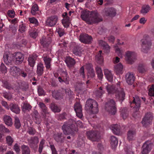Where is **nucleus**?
<instances>
[{
    "label": "nucleus",
    "instance_id": "nucleus-1",
    "mask_svg": "<svg viewBox=\"0 0 154 154\" xmlns=\"http://www.w3.org/2000/svg\"><path fill=\"white\" fill-rule=\"evenodd\" d=\"M82 19L89 24L98 23L102 21V18L97 11L86 10L82 11L81 15Z\"/></svg>",
    "mask_w": 154,
    "mask_h": 154
},
{
    "label": "nucleus",
    "instance_id": "nucleus-2",
    "mask_svg": "<svg viewBox=\"0 0 154 154\" xmlns=\"http://www.w3.org/2000/svg\"><path fill=\"white\" fill-rule=\"evenodd\" d=\"M75 124H76L78 127H83V124L79 120L76 122L75 120L70 119L68 122H65L62 126V128L64 134L74 135L75 131H77V128L75 127Z\"/></svg>",
    "mask_w": 154,
    "mask_h": 154
},
{
    "label": "nucleus",
    "instance_id": "nucleus-3",
    "mask_svg": "<svg viewBox=\"0 0 154 154\" xmlns=\"http://www.w3.org/2000/svg\"><path fill=\"white\" fill-rule=\"evenodd\" d=\"M85 109L91 111L93 114H96L98 112V105L97 102L92 99H89L86 102Z\"/></svg>",
    "mask_w": 154,
    "mask_h": 154
},
{
    "label": "nucleus",
    "instance_id": "nucleus-4",
    "mask_svg": "<svg viewBox=\"0 0 154 154\" xmlns=\"http://www.w3.org/2000/svg\"><path fill=\"white\" fill-rule=\"evenodd\" d=\"M141 41V50L143 52L146 53L152 45L150 38L149 36H146L142 39Z\"/></svg>",
    "mask_w": 154,
    "mask_h": 154
},
{
    "label": "nucleus",
    "instance_id": "nucleus-5",
    "mask_svg": "<svg viewBox=\"0 0 154 154\" xmlns=\"http://www.w3.org/2000/svg\"><path fill=\"white\" fill-rule=\"evenodd\" d=\"M106 110L112 115H114L116 112V103L114 101L110 100L105 104Z\"/></svg>",
    "mask_w": 154,
    "mask_h": 154
},
{
    "label": "nucleus",
    "instance_id": "nucleus-6",
    "mask_svg": "<svg viewBox=\"0 0 154 154\" xmlns=\"http://www.w3.org/2000/svg\"><path fill=\"white\" fill-rule=\"evenodd\" d=\"M88 138L92 141H97L100 139V136L99 132L91 130L86 132Z\"/></svg>",
    "mask_w": 154,
    "mask_h": 154
},
{
    "label": "nucleus",
    "instance_id": "nucleus-7",
    "mask_svg": "<svg viewBox=\"0 0 154 154\" xmlns=\"http://www.w3.org/2000/svg\"><path fill=\"white\" fill-rule=\"evenodd\" d=\"M119 85L120 83L117 85V90L116 92V97L118 100L123 101L125 99V93L123 90L119 87Z\"/></svg>",
    "mask_w": 154,
    "mask_h": 154
},
{
    "label": "nucleus",
    "instance_id": "nucleus-8",
    "mask_svg": "<svg viewBox=\"0 0 154 154\" xmlns=\"http://www.w3.org/2000/svg\"><path fill=\"white\" fill-rule=\"evenodd\" d=\"M13 59L16 65L21 64L24 60V56L20 52L16 53L13 56Z\"/></svg>",
    "mask_w": 154,
    "mask_h": 154
},
{
    "label": "nucleus",
    "instance_id": "nucleus-9",
    "mask_svg": "<svg viewBox=\"0 0 154 154\" xmlns=\"http://www.w3.org/2000/svg\"><path fill=\"white\" fill-rule=\"evenodd\" d=\"M79 40L82 43L89 44L91 42L92 38L91 36L87 34H82L79 36Z\"/></svg>",
    "mask_w": 154,
    "mask_h": 154
},
{
    "label": "nucleus",
    "instance_id": "nucleus-10",
    "mask_svg": "<svg viewBox=\"0 0 154 154\" xmlns=\"http://www.w3.org/2000/svg\"><path fill=\"white\" fill-rule=\"evenodd\" d=\"M152 147V143L149 141H146L144 143L142 148V154H148L151 150Z\"/></svg>",
    "mask_w": 154,
    "mask_h": 154
},
{
    "label": "nucleus",
    "instance_id": "nucleus-11",
    "mask_svg": "<svg viewBox=\"0 0 154 154\" xmlns=\"http://www.w3.org/2000/svg\"><path fill=\"white\" fill-rule=\"evenodd\" d=\"M152 114L150 113H147L145 115L141 122L143 126L146 127L152 122Z\"/></svg>",
    "mask_w": 154,
    "mask_h": 154
},
{
    "label": "nucleus",
    "instance_id": "nucleus-12",
    "mask_svg": "<svg viewBox=\"0 0 154 154\" xmlns=\"http://www.w3.org/2000/svg\"><path fill=\"white\" fill-rule=\"evenodd\" d=\"M133 100L131 103V105L132 104H134V110L137 111L139 110L140 107V100L139 97L137 96H136L134 97H133Z\"/></svg>",
    "mask_w": 154,
    "mask_h": 154
},
{
    "label": "nucleus",
    "instance_id": "nucleus-13",
    "mask_svg": "<svg viewBox=\"0 0 154 154\" xmlns=\"http://www.w3.org/2000/svg\"><path fill=\"white\" fill-rule=\"evenodd\" d=\"M58 17L56 15H53L48 17L46 20L47 25L50 26H53L56 24Z\"/></svg>",
    "mask_w": 154,
    "mask_h": 154
},
{
    "label": "nucleus",
    "instance_id": "nucleus-14",
    "mask_svg": "<svg viewBox=\"0 0 154 154\" xmlns=\"http://www.w3.org/2000/svg\"><path fill=\"white\" fill-rule=\"evenodd\" d=\"M63 78L62 79L60 77H59L58 79L59 81L61 83H65L66 84L68 85L69 84V78L67 71L65 70L63 72Z\"/></svg>",
    "mask_w": 154,
    "mask_h": 154
},
{
    "label": "nucleus",
    "instance_id": "nucleus-15",
    "mask_svg": "<svg viewBox=\"0 0 154 154\" xmlns=\"http://www.w3.org/2000/svg\"><path fill=\"white\" fill-rule=\"evenodd\" d=\"M74 108L77 116L80 118H82L83 115L82 113V107L80 103H76L74 105Z\"/></svg>",
    "mask_w": 154,
    "mask_h": 154
},
{
    "label": "nucleus",
    "instance_id": "nucleus-16",
    "mask_svg": "<svg viewBox=\"0 0 154 154\" xmlns=\"http://www.w3.org/2000/svg\"><path fill=\"white\" fill-rule=\"evenodd\" d=\"M135 56L136 54L134 52L128 51L126 52L125 57L126 60L128 63L132 64V60L135 57Z\"/></svg>",
    "mask_w": 154,
    "mask_h": 154
},
{
    "label": "nucleus",
    "instance_id": "nucleus-17",
    "mask_svg": "<svg viewBox=\"0 0 154 154\" xmlns=\"http://www.w3.org/2000/svg\"><path fill=\"white\" fill-rule=\"evenodd\" d=\"M136 132L134 129H130L128 132L127 139L129 141L135 140L136 139Z\"/></svg>",
    "mask_w": 154,
    "mask_h": 154
},
{
    "label": "nucleus",
    "instance_id": "nucleus-18",
    "mask_svg": "<svg viewBox=\"0 0 154 154\" xmlns=\"http://www.w3.org/2000/svg\"><path fill=\"white\" fill-rule=\"evenodd\" d=\"M125 79L126 82L128 85H132L135 80L134 76L131 73L128 72L125 75Z\"/></svg>",
    "mask_w": 154,
    "mask_h": 154
},
{
    "label": "nucleus",
    "instance_id": "nucleus-19",
    "mask_svg": "<svg viewBox=\"0 0 154 154\" xmlns=\"http://www.w3.org/2000/svg\"><path fill=\"white\" fill-rule=\"evenodd\" d=\"M38 56L35 54H33L29 56L28 58L29 65L32 67H33L35 64V61Z\"/></svg>",
    "mask_w": 154,
    "mask_h": 154
},
{
    "label": "nucleus",
    "instance_id": "nucleus-20",
    "mask_svg": "<svg viewBox=\"0 0 154 154\" xmlns=\"http://www.w3.org/2000/svg\"><path fill=\"white\" fill-rule=\"evenodd\" d=\"M105 15L110 17H114L116 14V11L113 8H105L104 10Z\"/></svg>",
    "mask_w": 154,
    "mask_h": 154
},
{
    "label": "nucleus",
    "instance_id": "nucleus-21",
    "mask_svg": "<svg viewBox=\"0 0 154 154\" xmlns=\"http://www.w3.org/2000/svg\"><path fill=\"white\" fill-rule=\"evenodd\" d=\"M110 128L114 134L118 135L120 134V126L118 125H112L111 126Z\"/></svg>",
    "mask_w": 154,
    "mask_h": 154
},
{
    "label": "nucleus",
    "instance_id": "nucleus-22",
    "mask_svg": "<svg viewBox=\"0 0 154 154\" xmlns=\"http://www.w3.org/2000/svg\"><path fill=\"white\" fill-rule=\"evenodd\" d=\"M104 73L107 80L110 82H112L113 77L111 71L107 69H105L104 70Z\"/></svg>",
    "mask_w": 154,
    "mask_h": 154
},
{
    "label": "nucleus",
    "instance_id": "nucleus-23",
    "mask_svg": "<svg viewBox=\"0 0 154 154\" xmlns=\"http://www.w3.org/2000/svg\"><path fill=\"white\" fill-rule=\"evenodd\" d=\"M20 69L16 66H13L10 69L11 74L14 77L18 76Z\"/></svg>",
    "mask_w": 154,
    "mask_h": 154
},
{
    "label": "nucleus",
    "instance_id": "nucleus-24",
    "mask_svg": "<svg viewBox=\"0 0 154 154\" xmlns=\"http://www.w3.org/2000/svg\"><path fill=\"white\" fill-rule=\"evenodd\" d=\"M105 87L109 94H113L116 93L117 90V88H116L112 85H107Z\"/></svg>",
    "mask_w": 154,
    "mask_h": 154
},
{
    "label": "nucleus",
    "instance_id": "nucleus-25",
    "mask_svg": "<svg viewBox=\"0 0 154 154\" xmlns=\"http://www.w3.org/2000/svg\"><path fill=\"white\" fill-rule=\"evenodd\" d=\"M9 106L10 109L12 111L16 114L19 113L20 109L18 105L11 103L10 105Z\"/></svg>",
    "mask_w": 154,
    "mask_h": 154
},
{
    "label": "nucleus",
    "instance_id": "nucleus-26",
    "mask_svg": "<svg viewBox=\"0 0 154 154\" xmlns=\"http://www.w3.org/2000/svg\"><path fill=\"white\" fill-rule=\"evenodd\" d=\"M43 59L45 62V67L47 69H49L51 67V58L47 56L43 57Z\"/></svg>",
    "mask_w": 154,
    "mask_h": 154
},
{
    "label": "nucleus",
    "instance_id": "nucleus-27",
    "mask_svg": "<svg viewBox=\"0 0 154 154\" xmlns=\"http://www.w3.org/2000/svg\"><path fill=\"white\" fill-rule=\"evenodd\" d=\"M99 44L103 47V49L106 51V52L109 51L110 49V47L105 42L100 40L98 41Z\"/></svg>",
    "mask_w": 154,
    "mask_h": 154
},
{
    "label": "nucleus",
    "instance_id": "nucleus-28",
    "mask_svg": "<svg viewBox=\"0 0 154 154\" xmlns=\"http://www.w3.org/2000/svg\"><path fill=\"white\" fill-rule=\"evenodd\" d=\"M4 121L7 125L11 126L13 125L11 118L9 116L5 115L4 117Z\"/></svg>",
    "mask_w": 154,
    "mask_h": 154
},
{
    "label": "nucleus",
    "instance_id": "nucleus-29",
    "mask_svg": "<svg viewBox=\"0 0 154 154\" xmlns=\"http://www.w3.org/2000/svg\"><path fill=\"white\" fill-rule=\"evenodd\" d=\"M110 144L112 148H115L118 145V141L117 138L114 136H111L110 137Z\"/></svg>",
    "mask_w": 154,
    "mask_h": 154
},
{
    "label": "nucleus",
    "instance_id": "nucleus-30",
    "mask_svg": "<svg viewBox=\"0 0 154 154\" xmlns=\"http://www.w3.org/2000/svg\"><path fill=\"white\" fill-rule=\"evenodd\" d=\"M65 62L67 66L69 67L72 66L75 64V60L70 57L67 58Z\"/></svg>",
    "mask_w": 154,
    "mask_h": 154
},
{
    "label": "nucleus",
    "instance_id": "nucleus-31",
    "mask_svg": "<svg viewBox=\"0 0 154 154\" xmlns=\"http://www.w3.org/2000/svg\"><path fill=\"white\" fill-rule=\"evenodd\" d=\"M114 69L117 74H120L121 73L123 69V66L121 63H119L115 66Z\"/></svg>",
    "mask_w": 154,
    "mask_h": 154
},
{
    "label": "nucleus",
    "instance_id": "nucleus-32",
    "mask_svg": "<svg viewBox=\"0 0 154 154\" xmlns=\"http://www.w3.org/2000/svg\"><path fill=\"white\" fill-rule=\"evenodd\" d=\"M44 66L42 64L39 63L37 66V73L39 75H41L43 73Z\"/></svg>",
    "mask_w": 154,
    "mask_h": 154
},
{
    "label": "nucleus",
    "instance_id": "nucleus-33",
    "mask_svg": "<svg viewBox=\"0 0 154 154\" xmlns=\"http://www.w3.org/2000/svg\"><path fill=\"white\" fill-rule=\"evenodd\" d=\"M38 11V7L37 5L33 4L32 5L31 9V13L33 15H35L37 14Z\"/></svg>",
    "mask_w": 154,
    "mask_h": 154
},
{
    "label": "nucleus",
    "instance_id": "nucleus-34",
    "mask_svg": "<svg viewBox=\"0 0 154 154\" xmlns=\"http://www.w3.org/2000/svg\"><path fill=\"white\" fill-rule=\"evenodd\" d=\"M21 149L23 154H30V149L27 146L23 145L21 147Z\"/></svg>",
    "mask_w": 154,
    "mask_h": 154
},
{
    "label": "nucleus",
    "instance_id": "nucleus-35",
    "mask_svg": "<svg viewBox=\"0 0 154 154\" xmlns=\"http://www.w3.org/2000/svg\"><path fill=\"white\" fill-rule=\"evenodd\" d=\"M62 21V23L65 27L67 28L69 26L70 23L69 18H63Z\"/></svg>",
    "mask_w": 154,
    "mask_h": 154
},
{
    "label": "nucleus",
    "instance_id": "nucleus-36",
    "mask_svg": "<svg viewBox=\"0 0 154 154\" xmlns=\"http://www.w3.org/2000/svg\"><path fill=\"white\" fill-rule=\"evenodd\" d=\"M50 108L54 112H60L61 111L60 109L54 103H51L50 105Z\"/></svg>",
    "mask_w": 154,
    "mask_h": 154
},
{
    "label": "nucleus",
    "instance_id": "nucleus-37",
    "mask_svg": "<svg viewBox=\"0 0 154 154\" xmlns=\"http://www.w3.org/2000/svg\"><path fill=\"white\" fill-rule=\"evenodd\" d=\"M96 70L98 78L100 79H102L103 77V74L101 68L98 66L96 67Z\"/></svg>",
    "mask_w": 154,
    "mask_h": 154
},
{
    "label": "nucleus",
    "instance_id": "nucleus-38",
    "mask_svg": "<svg viewBox=\"0 0 154 154\" xmlns=\"http://www.w3.org/2000/svg\"><path fill=\"white\" fill-rule=\"evenodd\" d=\"M138 70L141 73H144L146 71V69L145 68V65L143 64H140L138 67Z\"/></svg>",
    "mask_w": 154,
    "mask_h": 154
},
{
    "label": "nucleus",
    "instance_id": "nucleus-39",
    "mask_svg": "<svg viewBox=\"0 0 154 154\" xmlns=\"http://www.w3.org/2000/svg\"><path fill=\"white\" fill-rule=\"evenodd\" d=\"M150 9V8L149 6H144L142 7L140 12L142 14L145 15L147 13Z\"/></svg>",
    "mask_w": 154,
    "mask_h": 154
},
{
    "label": "nucleus",
    "instance_id": "nucleus-40",
    "mask_svg": "<svg viewBox=\"0 0 154 154\" xmlns=\"http://www.w3.org/2000/svg\"><path fill=\"white\" fill-rule=\"evenodd\" d=\"M14 125L16 128L19 129L21 126V124L20 119L17 117H14Z\"/></svg>",
    "mask_w": 154,
    "mask_h": 154
},
{
    "label": "nucleus",
    "instance_id": "nucleus-41",
    "mask_svg": "<svg viewBox=\"0 0 154 154\" xmlns=\"http://www.w3.org/2000/svg\"><path fill=\"white\" fill-rule=\"evenodd\" d=\"M29 142L31 145L37 144L38 142V137H31L29 140Z\"/></svg>",
    "mask_w": 154,
    "mask_h": 154
},
{
    "label": "nucleus",
    "instance_id": "nucleus-42",
    "mask_svg": "<svg viewBox=\"0 0 154 154\" xmlns=\"http://www.w3.org/2000/svg\"><path fill=\"white\" fill-rule=\"evenodd\" d=\"M73 53L76 56H81L82 54V52L79 48L75 47L73 50Z\"/></svg>",
    "mask_w": 154,
    "mask_h": 154
},
{
    "label": "nucleus",
    "instance_id": "nucleus-43",
    "mask_svg": "<svg viewBox=\"0 0 154 154\" xmlns=\"http://www.w3.org/2000/svg\"><path fill=\"white\" fill-rule=\"evenodd\" d=\"M62 135V134L61 133H58L54 135V139L57 142L61 143L63 141L61 138Z\"/></svg>",
    "mask_w": 154,
    "mask_h": 154
},
{
    "label": "nucleus",
    "instance_id": "nucleus-44",
    "mask_svg": "<svg viewBox=\"0 0 154 154\" xmlns=\"http://www.w3.org/2000/svg\"><path fill=\"white\" fill-rule=\"evenodd\" d=\"M3 60L5 63L6 64H8V63L11 62V60L10 57L8 55L5 54L3 55Z\"/></svg>",
    "mask_w": 154,
    "mask_h": 154
},
{
    "label": "nucleus",
    "instance_id": "nucleus-45",
    "mask_svg": "<svg viewBox=\"0 0 154 154\" xmlns=\"http://www.w3.org/2000/svg\"><path fill=\"white\" fill-rule=\"evenodd\" d=\"M95 93L97 96L100 97L104 93V91L103 90L102 87H100L99 88V90L96 91Z\"/></svg>",
    "mask_w": 154,
    "mask_h": 154
},
{
    "label": "nucleus",
    "instance_id": "nucleus-46",
    "mask_svg": "<svg viewBox=\"0 0 154 154\" xmlns=\"http://www.w3.org/2000/svg\"><path fill=\"white\" fill-rule=\"evenodd\" d=\"M29 88L27 83L25 82H23L20 86V88L23 91H26Z\"/></svg>",
    "mask_w": 154,
    "mask_h": 154
},
{
    "label": "nucleus",
    "instance_id": "nucleus-47",
    "mask_svg": "<svg viewBox=\"0 0 154 154\" xmlns=\"http://www.w3.org/2000/svg\"><path fill=\"white\" fill-rule=\"evenodd\" d=\"M38 31L36 29H35L32 32H30L29 33L30 36L34 38H36L38 36Z\"/></svg>",
    "mask_w": 154,
    "mask_h": 154
},
{
    "label": "nucleus",
    "instance_id": "nucleus-48",
    "mask_svg": "<svg viewBox=\"0 0 154 154\" xmlns=\"http://www.w3.org/2000/svg\"><path fill=\"white\" fill-rule=\"evenodd\" d=\"M149 95L150 96H154V85H152L149 90Z\"/></svg>",
    "mask_w": 154,
    "mask_h": 154
},
{
    "label": "nucleus",
    "instance_id": "nucleus-49",
    "mask_svg": "<svg viewBox=\"0 0 154 154\" xmlns=\"http://www.w3.org/2000/svg\"><path fill=\"white\" fill-rule=\"evenodd\" d=\"M45 142V140H42L40 142L38 148V151L40 153H41L42 151Z\"/></svg>",
    "mask_w": 154,
    "mask_h": 154
},
{
    "label": "nucleus",
    "instance_id": "nucleus-50",
    "mask_svg": "<svg viewBox=\"0 0 154 154\" xmlns=\"http://www.w3.org/2000/svg\"><path fill=\"white\" fill-rule=\"evenodd\" d=\"M7 143L10 145L12 144L14 142V139L10 136H8L6 138Z\"/></svg>",
    "mask_w": 154,
    "mask_h": 154
},
{
    "label": "nucleus",
    "instance_id": "nucleus-51",
    "mask_svg": "<svg viewBox=\"0 0 154 154\" xmlns=\"http://www.w3.org/2000/svg\"><path fill=\"white\" fill-rule=\"evenodd\" d=\"M88 75L90 76L91 77L93 78L95 75L94 71L93 69L90 68L89 70L88 71Z\"/></svg>",
    "mask_w": 154,
    "mask_h": 154
},
{
    "label": "nucleus",
    "instance_id": "nucleus-52",
    "mask_svg": "<svg viewBox=\"0 0 154 154\" xmlns=\"http://www.w3.org/2000/svg\"><path fill=\"white\" fill-rule=\"evenodd\" d=\"M56 31L60 37L63 36L64 34L63 30L59 27H58L57 28Z\"/></svg>",
    "mask_w": 154,
    "mask_h": 154
},
{
    "label": "nucleus",
    "instance_id": "nucleus-53",
    "mask_svg": "<svg viewBox=\"0 0 154 154\" xmlns=\"http://www.w3.org/2000/svg\"><path fill=\"white\" fill-rule=\"evenodd\" d=\"M0 69L2 73H5L7 72V68L3 63H2L1 64Z\"/></svg>",
    "mask_w": 154,
    "mask_h": 154
},
{
    "label": "nucleus",
    "instance_id": "nucleus-54",
    "mask_svg": "<svg viewBox=\"0 0 154 154\" xmlns=\"http://www.w3.org/2000/svg\"><path fill=\"white\" fill-rule=\"evenodd\" d=\"M116 53L120 57H122V54L123 51L122 50H121L119 48H117L116 49Z\"/></svg>",
    "mask_w": 154,
    "mask_h": 154
},
{
    "label": "nucleus",
    "instance_id": "nucleus-55",
    "mask_svg": "<svg viewBox=\"0 0 154 154\" xmlns=\"http://www.w3.org/2000/svg\"><path fill=\"white\" fill-rule=\"evenodd\" d=\"M29 20L31 23L34 24L36 25H38V21L37 20H36L35 18H29Z\"/></svg>",
    "mask_w": 154,
    "mask_h": 154
},
{
    "label": "nucleus",
    "instance_id": "nucleus-56",
    "mask_svg": "<svg viewBox=\"0 0 154 154\" xmlns=\"http://www.w3.org/2000/svg\"><path fill=\"white\" fill-rule=\"evenodd\" d=\"M3 96L5 98L8 100L11 99L12 98L11 94L9 93L5 92L4 93Z\"/></svg>",
    "mask_w": 154,
    "mask_h": 154
},
{
    "label": "nucleus",
    "instance_id": "nucleus-57",
    "mask_svg": "<svg viewBox=\"0 0 154 154\" xmlns=\"http://www.w3.org/2000/svg\"><path fill=\"white\" fill-rule=\"evenodd\" d=\"M19 73L18 75H20L24 78L26 77L27 75L26 73L24 72L23 70L20 69Z\"/></svg>",
    "mask_w": 154,
    "mask_h": 154
},
{
    "label": "nucleus",
    "instance_id": "nucleus-58",
    "mask_svg": "<svg viewBox=\"0 0 154 154\" xmlns=\"http://www.w3.org/2000/svg\"><path fill=\"white\" fill-rule=\"evenodd\" d=\"M8 14L9 17L12 18L14 17L15 13L13 10H9L8 12Z\"/></svg>",
    "mask_w": 154,
    "mask_h": 154
},
{
    "label": "nucleus",
    "instance_id": "nucleus-59",
    "mask_svg": "<svg viewBox=\"0 0 154 154\" xmlns=\"http://www.w3.org/2000/svg\"><path fill=\"white\" fill-rule=\"evenodd\" d=\"M52 95L53 97L56 99H59V93L55 91H53L52 93Z\"/></svg>",
    "mask_w": 154,
    "mask_h": 154
},
{
    "label": "nucleus",
    "instance_id": "nucleus-60",
    "mask_svg": "<svg viewBox=\"0 0 154 154\" xmlns=\"http://www.w3.org/2000/svg\"><path fill=\"white\" fill-rule=\"evenodd\" d=\"M50 146L52 151V154H58L54 145L51 144Z\"/></svg>",
    "mask_w": 154,
    "mask_h": 154
},
{
    "label": "nucleus",
    "instance_id": "nucleus-61",
    "mask_svg": "<svg viewBox=\"0 0 154 154\" xmlns=\"http://www.w3.org/2000/svg\"><path fill=\"white\" fill-rule=\"evenodd\" d=\"M102 51H99V53L95 57L96 59L98 60H102V57L101 54Z\"/></svg>",
    "mask_w": 154,
    "mask_h": 154
},
{
    "label": "nucleus",
    "instance_id": "nucleus-62",
    "mask_svg": "<svg viewBox=\"0 0 154 154\" xmlns=\"http://www.w3.org/2000/svg\"><path fill=\"white\" fill-rule=\"evenodd\" d=\"M26 26L23 24H22L20 25L19 31L22 33L25 31Z\"/></svg>",
    "mask_w": 154,
    "mask_h": 154
},
{
    "label": "nucleus",
    "instance_id": "nucleus-63",
    "mask_svg": "<svg viewBox=\"0 0 154 154\" xmlns=\"http://www.w3.org/2000/svg\"><path fill=\"white\" fill-rule=\"evenodd\" d=\"M38 90L39 96L44 95H45L44 91L42 88H39L38 89Z\"/></svg>",
    "mask_w": 154,
    "mask_h": 154
},
{
    "label": "nucleus",
    "instance_id": "nucleus-64",
    "mask_svg": "<svg viewBox=\"0 0 154 154\" xmlns=\"http://www.w3.org/2000/svg\"><path fill=\"white\" fill-rule=\"evenodd\" d=\"M28 132L30 134H34L36 132L35 130L33 128L31 127L29 128Z\"/></svg>",
    "mask_w": 154,
    "mask_h": 154
}]
</instances>
